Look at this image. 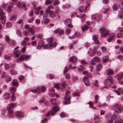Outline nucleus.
Wrapping results in <instances>:
<instances>
[{
  "instance_id": "nucleus-1",
  "label": "nucleus",
  "mask_w": 123,
  "mask_h": 123,
  "mask_svg": "<svg viewBox=\"0 0 123 123\" xmlns=\"http://www.w3.org/2000/svg\"><path fill=\"white\" fill-rule=\"evenodd\" d=\"M47 40L49 42V43L43 46V49H46L48 48H49V49H51L52 47L54 48L56 47L57 44L56 43H54L53 44L52 43L53 41L52 38H47Z\"/></svg>"
},
{
  "instance_id": "nucleus-2",
  "label": "nucleus",
  "mask_w": 123,
  "mask_h": 123,
  "mask_svg": "<svg viewBox=\"0 0 123 123\" xmlns=\"http://www.w3.org/2000/svg\"><path fill=\"white\" fill-rule=\"evenodd\" d=\"M113 81L112 77L111 76H108L104 81V84L105 88H107L113 84Z\"/></svg>"
},
{
  "instance_id": "nucleus-3",
  "label": "nucleus",
  "mask_w": 123,
  "mask_h": 123,
  "mask_svg": "<svg viewBox=\"0 0 123 123\" xmlns=\"http://www.w3.org/2000/svg\"><path fill=\"white\" fill-rule=\"evenodd\" d=\"M99 32L101 34V37L103 38L106 37L110 33L108 29L104 28L100 29Z\"/></svg>"
},
{
  "instance_id": "nucleus-4",
  "label": "nucleus",
  "mask_w": 123,
  "mask_h": 123,
  "mask_svg": "<svg viewBox=\"0 0 123 123\" xmlns=\"http://www.w3.org/2000/svg\"><path fill=\"white\" fill-rule=\"evenodd\" d=\"M41 90L42 92H44L46 91V88L44 86H38L37 88L31 89L30 91L34 93H41V92L40 91Z\"/></svg>"
},
{
  "instance_id": "nucleus-5",
  "label": "nucleus",
  "mask_w": 123,
  "mask_h": 123,
  "mask_svg": "<svg viewBox=\"0 0 123 123\" xmlns=\"http://www.w3.org/2000/svg\"><path fill=\"white\" fill-rule=\"evenodd\" d=\"M114 110L118 114L123 112V106L121 104H116L114 106Z\"/></svg>"
},
{
  "instance_id": "nucleus-6",
  "label": "nucleus",
  "mask_w": 123,
  "mask_h": 123,
  "mask_svg": "<svg viewBox=\"0 0 123 123\" xmlns=\"http://www.w3.org/2000/svg\"><path fill=\"white\" fill-rule=\"evenodd\" d=\"M5 14L3 9L0 8V19L1 20L2 24H5L6 19V17L3 16Z\"/></svg>"
},
{
  "instance_id": "nucleus-7",
  "label": "nucleus",
  "mask_w": 123,
  "mask_h": 123,
  "mask_svg": "<svg viewBox=\"0 0 123 123\" xmlns=\"http://www.w3.org/2000/svg\"><path fill=\"white\" fill-rule=\"evenodd\" d=\"M31 57V56L30 55H22L17 60V62L18 63L20 62L21 61H23L24 59L26 60H28L30 59Z\"/></svg>"
},
{
  "instance_id": "nucleus-8",
  "label": "nucleus",
  "mask_w": 123,
  "mask_h": 123,
  "mask_svg": "<svg viewBox=\"0 0 123 123\" xmlns=\"http://www.w3.org/2000/svg\"><path fill=\"white\" fill-rule=\"evenodd\" d=\"M92 20L94 21L98 22L101 19L99 15L98 14H95L92 15L91 16Z\"/></svg>"
},
{
  "instance_id": "nucleus-9",
  "label": "nucleus",
  "mask_w": 123,
  "mask_h": 123,
  "mask_svg": "<svg viewBox=\"0 0 123 123\" xmlns=\"http://www.w3.org/2000/svg\"><path fill=\"white\" fill-rule=\"evenodd\" d=\"M46 12H48L49 16L51 18L55 17L56 15V13L55 12L51 11L50 9H46L45 11Z\"/></svg>"
},
{
  "instance_id": "nucleus-10",
  "label": "nucleus",
  "mask_w": 123,
  "mask_h": 123,
  "mask_svg": "<svg viewBox=\"0 0 123 123\" xmlns=\"http://www.w3.org/2000/svg\"><path fill=\"white\" fill-rule=\"evenodd\" d=\"M59 109V107L57 105L55 106L53 108L51 111V115L54 116L55 113L58 111Z\"/></svg>"
},
{
  "instance_id": "nucleus-11",
  "label": "nucleus",
  "mask_w": 123,
  "mask_h": 123,
  "mask_svg": "<svg viewBox=\"0 0 123 123\" xmlns=\"http://www.w3.org/2000/svg\"><path fill=\"white\" fill-rule=\"evenodd\" d=\"M16 106L15 104L11 103L9 104L7 107V110L8 111H13L12 109Z\"/></svg>"
},
{
  "instance_id": "nucleus-12",
  "label": "nucleus",
  "mask_w": 123,
  "mask_h": 123,
  "mask_svg": "<svg viewBox=\"0 0 123 123\" xmlns=\"http://www.w3.org/2000/svg\"><path fill=\"white\" fill-rule=\"evenodd\" d=\"M54 89V87L50 89L49 90V94L50 96L53 97L55 95Z\"/></svg>"
},
{
  "instance_id": "nucleus-13",
  "label": "nucleus",
  "mask_w": 123,
  "mask_h": 123,
  "mask_svg": "<svg viewBox=\"0 0 123 123\" xmlns=\"http://www.w3.org/2000/svg\"><path fill=\"white\" fill-rule=\"evenodd\" d=\"M15 115L16 116L19 118L23 117L24 116V113L20 111L16 112L15 113Z\"/></svg>"
},
{
  "instance_id": "nucleus-14",
  "label": "nucleus",
  "mask_w": 123,
  "mask_h": 123,
  "mask_svg": "<svg viewBox=\"0 0 123 123\" xmlns=\"http://www.w3.org/2000/svg\"><path fill=\"white\" fill-rule=\"evenodd\" d=\"M92 40L94 41L95 43L97 45L99 44V41L98 40V37L96 35H94L92 37Z\"/></svg>"
},
{
  "instance_id": "nucleus-15",
  "label": "nucleus",
  "mask_w": 123,
  "mask_h": 123,
  "mask_svg": "<svg viewBox=\"0 0 123 123\" xmlns=\"http://www.w3.org/2000/svg\"><path fill=\"white\" fill-rule=\"evenodd\" d=\"M83 81L86 86H87L90 85L89 80L87 77H84L83 79Z\"/></svg>"
},
{
  "instance_id": "nucleus-16",
  "label": "nucleus",
  "mask_w": 123,
  "mask_h": 123,
  "mask_svg": "<svg viewBox=\"0 0 123 123\" xmlns=\"http://www.w3.org/2000/svg\"><path fill=\"white\" fill-rule=\"evenodd\" d=\"M77 61V58L74 56H73L69 59V61L73 63H75Z\"/></svg>"
},
{
  "instance_id": "nucleus-17",
  "label": "nucleus",
  "mask_w": 123,
  "mask_h": 123,
  "mask_svg": "<svg viewBox=\"0 0 123 123\" xmlns=\"http://www.w3.org/2000/svg\"><path fill=\"white\" fill-rule=\"evenodd\" d=\"M106 73L108 75H113L114 74L113 69L111 68L108 69L107 70Z\"/></svg>"
},
{
  "instance_id": "nucleus-18",
  "label": "nucleus",
  "mask_w": 123,
  "mask_h": 123,
  "mask_svg": "<svg viewBox=\"0 0 123 123\" xmlns=\"http://www.w3.org/2000/svg\"><path fill=\"white\" fill-rule=\"evenodd\" d=\"M13 54L15 55L16 57H18L20 55L21 52L18 50H14L13 51Z\"/></svg>"
},
{
  "instance_id": "nucleus-19",
  "label": "nucleus",
  "mask_w": 123,
  "mask_h": 123,
  "mask_svg": "<svg viewBox=\"0 0 123 123\" xmlns=\"http://www.w3.org/2000/svg\"><path fill=\"white\" fill-rule=\"evenodd\" d=\"M117 79L118 80L123 78V72L119 73L117 75Z\"/></svg>"
},
{
  "instance_id": "nucleus-20",
  "label": "nucleus",
  "mask_w": 123,
  "mask_h": 123,
  "mask_svg": "<svg viewBox=\"0 0 123 123\" xmlns=\"http://www.w3.org/2000/svg\"><path fill=\"white\" fill-rule=\"evenodd\" d=\"M34 8L35 10V14H38L39 13V10L41 9L40 7H37L34 6Z\"/></svg>"
},
{
  "instance_id": "nucleus-21",
  "label": "nucleus",
  "mask_w": 123,
  "mask_h": 123,
  "mask_svg": "<svg viewBox=\"0 0 123 123\" xmlns=\"http://www.w3.org/2000/svg\"><path fill=\"white\" fill-rule=\"evenodd\" d=\"M69 93V91L68 90H67L66 92V95L64 97V99L66 100H68L69 102H70V99L71 98L70 97H69L68 98V99L67 98H66V96L67 95H68V94Z\"/></svg>"
},
{
  "instance_id": "nucleus-22",
  "label": "nucleus",
  "mask_w": 123,
  "mask_h": 123,
  "mask_svg": "<svg viewBox=\"0 0 123 123\" xmlns=\"http://www.w3.org/2000/svg\"><path fill=\"white\" fill-rule=\"evenodd\" d=\"M12 85L13 86H15L17 87L18 86V80H13L12 83Z\"/></svg>"
},
{
  "instance_id": "nucleus-23",
  "label": "nucleus",
  "mask_w": 123,
  "mask_h": 123,
  "mask_svg": "<svg viewBox=\"0 0 123 123\" xmlns=\"http://www.w3.org/2000/svg\"><path fill=\"white\" fill-rule=\"evenodd\" d=\"M16 19L17 17L15 15H12L10 17L9 20L11 21H14Z\"/></svg>"
},
{
  "instance_id": "nucleus-24",
  "label": "nucleus",
  "mask_w": 123,
  "mask_h": 123,
  "mask_svg": "<svg viewBox=\"0 0 123 123\" xmlns=\"http://www.w3.org/2000/svg\"><path fill=\"white\" fill-rule=\"evenodd\" d=\"M114 123H123V120L121 121V118L120 117L117 118L116 119Z\"/></svg>"
},
{
  "instance_id": "nucleus-25",
  "label": "nucleus",
  "mask_w": 123,
  "mask_h": 123,
  "mask_svg": "<svg viewBox=\"0 0 123 123\" xmlns=\"http://www.w3.org/2000/svg\"><path fill=\"white\" fill-rule=\"evenodd\" d=\"M8 115L9 117H12L14 116V113L13 111H8Z\"/></svg>"
},
{
  "instance_id": "nucleus-26",
  "label": "nucleus",
  "mask_w": 123,
  "mask_h": 123,
  "mask_svg": "<svg viewBox=\"0 0 123 123\" xmlns=\"http://www.w3.org/2000/svg\"><path fill=\"white\" fill-rule=\"evenodd\" d=\"M16 91V89L15 87H13L10 88L9 89V91L11 93L14 94V92Z\"/></svg>"
},
{
  "instance_id": "nucleus-27",
  "label": "nucleus",
  "mask_w": 123,
  "mask_h": 123,
  "mask_svg": "<svg viewBox=\"0 0 123 123\" xmlns=\"http://www.w3.org/2000/svg\"><path fill=\"white\" fill-rule=\"evenodd\" d=\"M41 43V41H39L38 43V45L37 46V49H40L43 46V45L42 44H40Z\"/></svg>"
},
{
  "instance_id": "nucleus-28",
  "label": "nucleus",
  "mask_w": 123,
  "mask_h": 123,
  "mask_svg": "<svg viewBox=\"0 0 123 123\" xmlns=\"http://www.w3.org/2000/svg\"><path fill=\"white\" fill-rule=\"evenodd\" d=\"M88 27L86 25H85L81 27V29L83 31H84L87 30Z\"/></svg>"
},
{
  "instance_id": "nucleus-29",
  "label": "nucleus",
  "mask_w": 123,
  "mask_h": 123,
  "mask_svg": "<svg viewBox=\"0 0 123 123\" xmlns=\"http://www.w3.org/2000/svg\"><path fill=\"white\" fill-rule=\"evenodd\" d=\"M96 53V51L94 49L92 50L90 53V55L92 56L95 55Z\"/></svg>"
},
{
  "instance_id": "nucleus-30",
  "label": "nucleus",
  "mask_w": 123,
  "mask_h": 123,
  "mask_svg": "<svg viewBox=\"0 0 123 123\" xmlns=\"http://www.w3.org/2000/svg\"><path fill=\"white\" fill-rule=\"evenodd\" d=\"M12 6L9 5L7 7V9L6 10L8 12H11L12 10Z\"/></svg>"
},
{
  "instance_id": "nucleus-31",
  "label": "nucleus",
  "mask_w": 123,
  "mask_h": 123,
  "mask_svg": "<svg viewBox=\"0 0 123 123\" xmlns=\"http://www.w3.org/2000/svg\"><path fill=\"white\" fill-rule=\"evenodd\" d=\"M11 79L12 78L10 76H8L6 77L5 81L6 82H9L11 80Z\"/></svg>"
},
{
  "instance_id": "nucleus-32",
  "label": "nucleus",
  "mask_w": 123,
  "mask_h": 123,
  "mask_svg": "<svg viewBox=\"0 0 123 123\" xmlns=\"http://www.w3.org/2000/svg\"><path fill=\"white\" fill-rule=\"evenodd\" d=\"M28 32L30 33H31L32 35H34L35 33V31L33 30L32 28H30L28 30Z\"/></svg>"
},
{
  "instance_id": "nucleus-33",
  "label": "nucleus",
  "mask_w": 123,
  "mask_h": 123,
  "mask_svg": "<svg viewBox=\"0 0 123 123\" xmlns=\"http://www.w3.org/2000/svg\"><path fill=\"white\" fill-rule=\"evenodd\" d=\"M61 84L62 89V90H64L66 85V82H63L61 83Z\"/></svg>"
},
{
  "instance_id": "nucleus-34",
  "label": "nucleus",
  "mask_w": 123,
  "mask_h": 123,
  "mask_svg": "<svg viewBox=\"0 0 123 123\" xmlns=\"http://www.w3.org/2000/svg\"><path fill=\"white\" fill-rule=\"evenodd\" d=\"M84 68L82 65H80L78 67V70L80 72H81L84 69Z\"/></svg>"
},
{
  "instance_id": "nucleus-35",
  "label": "nucleus",
  "mask_w": 123,
  "mask_h": 123,
  "mask_svg": "<svg viewBox=\"0 0 123 123\" xmlns=\"http://www.w3.org/2000/svg\"><path fill=\"white\" fill-rule=\"evenodd\" d=\"M94 119L95 120V122L96 123H98L100 121V119L98 117L96 116L94 118Z\"/></svg>"
},
{
  "instance_id": "nucleus-36",
  "label": "nucleus",
  "mask_w": 123,
  "mask_h": 123,
  "mask_svg": "<svg viewBox=\"0 0 123 123\" xmlns=\"http://www.w3.org/2000/svg\"><path fill=\"white\" fill-rule=\"evenodd\" d=\"M4 96L5 98L6 99H8L10 97L9 94L8 93H5L4 95Z\"/></svg>"
},
{
  "instance_id": "nucleus-37",
  "label": "nucleus",
  "mask_w": 123,
  "mask_h": 123,
  "mask_svg": "<svg viewBox=\"0 0 123 123\" xmlns=\"http://www.w3.org/2000/svg\"><path fill=\"white\" fill-rule=\"evenodd\" d=\"M108 56H104L102 58V59L104 62H105L109 60V58H108Z\"/></svg>"
},
{
  "instance_id": "nucleus-38",
  "label": "nucleus",
  "mask_w": 123,
  "mask_h": 123,
  "mask_svg": "<svg viewBox=\"0 0 123 123\" xmlns=\"http://www.w3.org/2000/svg\"><path fill=\"white\" fill-rule=\"evenodd\" d=\"M16 33L18 36L19 37L21 36L22 33L21 31L19 30H18L16 31Z\"/></svg>"
},
{
  "instance_id": "nucleus-39",
  "label": "nucleus",
  "mask_w": 123,
  "mask_h": 123,
  "mask_svg": "<svg viewBox=\"0 0 123 123\" xmlns=\"http://www.w3.org/2000/svg\"><path fill=\"white\" fill-rule=\"evenodd\" d=\"M102 66V65L101 63H98V64H97L96 66L97 69L98 70H99L100 69V68Z\"/></svg>"
},
{
  "instance_id": "nucleus-40",
  "label": "nucleus",
  "mask_w": 123,
  "mask_h": 123,
  "mask_svg": "<svg viewBox=\"0 0 123 123\" xmlns=\"http://www.w3.org/2000/svg\"><path fill=\"white\" fill-rule=\"evenodd\" d=\"M6 72L4 71L1 74V77L2 78L4 79L6 77Z\"/></svg>"
},
{
  "instance_id": "nucleus-41",
  "label": "nucleus",
  "mask_w": 123,
  "mask_h": 123,
  "mask_svg": "<svg viewBox=\"0 0 123 123\" xmlns=\"http://www.w3.org/2000/svg\"><path fill=\"white\" fill-rule=\"evenodd\" d=\"M123 35L121 33H118L117 35V37L118 38H121L123 37Z\"/></svg>"
},
{
  "instance_id": "nucleus-42",
  "label": "nucleus",
  "mask_w": 123,
  "mask_h": 123,
  "mask_svg": "<svg viewBox=\"0 0 123 123\" xmlns=\"http://www.w3.org/2000/svg\"><path fill=\"white\" fill-rule=\"evenodd\" d=\"M84 10V7L82 6H81L79 7L78 9L79 12L82 13Z\"/></svg>"
},
{
  "instance_id": "nucleus-43",
  "label": "nucleus",
  "mask_w": 123,
  "mask_h": 123,
  "mask_svg": "<svg viewBox=\"0 0 123 123\" xmlns=\"http://www.w3.org/2000/svg\"><path fill=\"white\" fill-rule=\"evenodd\" d=\"M111 119L110 120L113 121L116 118V116L115 115H113L111 117Z\"/></svg>"
},
{
  "instance_id": "nucleus-44",
  "label": "nucleus",
  "mask_w": 123,
  "mask_h": 123,
  "mask_svg": "<svg viewBox=\"0 0 123 123\" xmlns=\"http://www.w3.org/2000/svg\"><path fill=\"white\" fill-rule=\"evenodd\" d=\"M114 38L112 37H109L107 39V40L108 42H113L114 41Z\"/></svg>"
},
{
  "instance_id": "nucleus-45",
  "label": "nucleus",
  "mask_w": 123,
  "mask_h": 123,
  "mask_svg": "<svg viewBox=\"0 0 123 123\" xmlns=\"http://www.w3.org/2000/svg\"><path fill=\"white\" fill-rule=\"evenodd\" d=\"M93 59L95 61L97 62H100V60L99 58L98 57H95L93 58Z\"/></svg>"
},
{
  "instance_id": "nucleus-46",
  "label": "nucleus",
  "mask_w": 123,
  "mask_h": 123,
  "mask_svg": "<svg viewBox=\"0 0 123 123\" xmlns=\"http://www.w3.org/2000/svg\"><path fill=\"white\" fill-rule=\"evenodd\" d=\"M12 25V23L11 22H7L6 24V26L7 27H10Z\"/></svg>"
},
{
  "instance_id": "nucleus-47",
  "label": "nucleus",
  "mask_w": 123,
  "mask_h": 123,
  "mask_svg": "<svg viewBox=\"0 0 123 123\" xmlns=\"http://www.w3.org/2000/svg\"><path fill=\"white\" fill-rule=\"evenodd\" d=\"M66 32L67 35L69 34L71 32V29L69 28H67L66 30Z\"/></svg>"
},
{
  "instance_id": "nucleus-48",
  "label": "nucleus",
  "mask_w": 123,
  "mask_h": 123,
  "mask_svg": "<svg viewBox=\"0 0 123 123\" xmlns=\"http://www.w3.org/2000/svg\"><path fill=\"white\" fill-rule=\"evenodd\" d=\"M49 0H45V4L46 5H48L49 4H51L52 2Z\"/></svg>"
},
{
  "instance_id": "nucleus-49",
  "label": "nucleus",
  "mask_w": 123,
  "mask_h": 123,
  "mask_svg": "<svg viewBox=\"0 0 123 123\" xmlns=\"http://www.w3.org/2000/svg\"><path fill=\"white\" fill-rule=\"evenodd\" d=\"M16 4L17 6L19 8H21L22 7V4L19 1H17Z\"/></svg>"
},
{
  "instance_id": "nucleus-50",
  "label": "nucleus",
  "mask_w": 123,
  "mask_h": 123,
  "mask_svg": "<svg viewBox=\"0 0 123 123\" xmlns=\"http://www.w3.org/2000/svg\"><path fill=\"white\" fill-rule=\"evenodd\" d=\"M43 35L42 34H37L36 36V37L37 38L40 39H42L43 37Z\"/></svg>"
},
{
  "instance_id": "nucleus-51",
  "label": "nucleus",
  "mask_w": 123,
  "mask_h": 123,
  "mask_svg": "<svg viewBox=\"0 0 123 123\" xmlns=\"http://www.w3.org/2000/svg\"><path fill=\"white\" fill-rule=\"evenodd\" d=\"M60 2L58 0H57L55 1L53 3V4L54 6H56L59 4Z\"/></svg>"
},
{
  "instance_id": "nucleus-52",
  "label": "nucleus",
  "mask_w": 123,
  "mask_h": 123,
  "mask_svg": "<svg viewBox=\"0 0 123 123\" xmlns=\"http://www.w3.org/2000/svg\"><path fill=\"white\" fill-rule=\"evenodd\" d=\"M88 104L89 105V108H91L93 107V103L91 101H90L88 102Z\"/></svg>"
},
{
  "instance_id": "nucleus-53",
  "label": "nucleus",
  "mask_w": 123,
  "mask_h": 123,
  "mask_svg": "<svg viewBox=\"0 0 123 123\" xmlns=\"http://www.w3.org/2000/svg\"><path fill=\"white\" fill-rule=\"evenodd\" d=\"M50 20L46 18L44 21V23L45 25L48 24Z\"/></svg>"
},
{
  "instance_id": "nucleus-54",
  "label": "nucleus",
  "mask_w": 123,
  "mask_h": 123,
  "mask_svg": "<svg viewBox=\"0 0 123 123\" xmlns=\"http://www.w3.org/2000/svg\"><path fill=\"white\" fill-rule=\"evenodd\" d=\"M10 67V66L9 64L5 63L4 64V67L6 69H8Z\"/></svg>"
},
{
  "instance_id": "nucleus-55",
  "label": "nucleus",
  "mask_w": 123,
  "mask_h": 123,
  "mask_svg": "<svg viewBox=\"0 0 123 123\" xmlns=\"http://www.w3.org/2000/svg\"><path fill=\"white\" fill-rule=\"evenodd\" d=\"M73 95L74 96H77L79 97L80 96V94L79 92H76L73 94Z\"/></svg>"
},
{
  "instance_id": "nucleus-56",
  "label": "nucleus",
  "mask_w": 123,
  "mask_h": 123,
  "mask_svg": "<svg viewBox=\"0 0 123 123\" xmlns=\"http://www.w3.org/2000/svg\"><path fill=\"white\" fill-rule=\"evenodd\" d=\"M113 8L114 10L116 11L117 9L118 6L114 4L113 6Z\"/></svg>"
},
{
  "instance_id": "nucleus-57",
  "label": "nucleus",
  "mask_w": 123,
  "mask_h": 123,
  "mask_svg": "<svg viewBox=\"0 0 123 123\" xmlns=\"http://www.w3.org/2000/svg\"><path fill=\"white\" fill-rule=\"evenodd\" d=\"M60 84V83H58L56 84L54 86L55 88L57 89H58L59 88Z\"/></svg>"
},
{
  "instance_id": "nucleus-58",
  "label": "nucleus",
  "mask_w": 123,
  "mask_h": 123,
  "mask_svg": "<svg viewBox=\"0 0 123 123\" xmlns=\"http://www.w3.org/2000/svg\"><path fill=\"white\" fill-rule=\"evenodd\" d=\"M80 35V33L79 32H75L74 34V36H75V37H79Z\"/></svg>"
},
{
  "instance_id": "nucleus-59",
  "label": "nucleus",
  "mask_w": 123,
  "mask_h": 123,
  "mask_svg": "<svg viewBox=\"0 0 123 123\" xmlns=\"http://www.w3.org/2000/svg\"><path fill=\"white\" fill-rule=\"evenodd\" d=\"M22 20L20 19L17 22V23L18 24H21V25L22 26Z\"/></svg>"
},
{
  "instance_id": "nucleus-60",
  "label": "nucleus",
  "mask_w": 123,
  "mask_h": 123,
  "mask_svg": "<svg viewBox=\"0 0 123 123\" xmlns=\"http://www.w3.org/2000/svg\"><path fill=\"white\" fill-rule=\"evenodd\" d=\"M34 19V18H32L29 19L28 20V22L29 23H31L32 22L33 20Z\"/></svg>"
},
{
  "instance_id": "nucleus-61",
  "label": "nucleus",
  "mask_w": 123,
  "mask_h": 123,
  "mask_svg": "<svg viewBox=\"0 0 123 123\" xmlns=\"http://www.w3.org/2000/svg\"><path fill=\"white\" fill-rule=\"evenodd\" d=\"M70 5L68 4H66L63 5V7L64 8H67L69 7Z\"/></svg>"
},
{
  "instance_id": "nucleus-62",
  "label": "nucleus",
  "mask_w": 123,
  "mask_h": 123,
  "mask_svg": "<svg viewBox=\"0 0 123 123\" xmlns=\"http://www.w3.org/2000/svg\"><path fill=\"white\" fill-rule=\"evenodd\" d=\"M55 11L57 13H59L60 11L59 8L58 6H57L55 8Z\"/></svg>"
},
{
  "instance_id": "nucleus-63",
  "label": "nucleus",
  "mask_w": 123,
  "mask_h": 123,
  "mask_svg": "<svg viewBox=\"0 0 123 123\" xmlns=\"http://www.w3.org/2000/svg\"><path fill=\"white\" fill-rule=\"evenodd\" d=\"M17 74V72L15 70H13L11 71V74L12 75H15Z\"/></svg>"
},
{
  "instance_id": "nucleus-64",
  "label": "nucleus",
  "mask_w": 123,
  "mask_h": 123,
  "mask_svg": "<svg viewBox=\"0 0 123 123\" xmlns=\"http://www.w3.org/2000/svg\"><path fill=\"white\" fill-rule=\"evenodd\" d=\"M117 59L120 60H123V57L121 55H120L117 57Z\"/></svg>"
}]
</instances>
